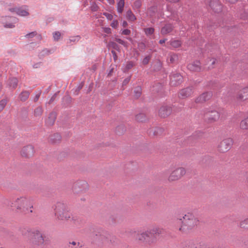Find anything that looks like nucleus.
<instances>
[{
    "label": "nucleus",
    "mask_w": 248,
    "mask_h": 248,
    "mask_svg": "<svg viewBox=\"0 0 248 248\" xmlns=\"http://www.w3.org/2000/svg\"><path fill=\"white\" fill-rule=\"evenodd\" d=\"M41 93V92H39L36 94V95H35V97L34 98V100H33L35 102H37L38 100V99H39V97L40 96Z\"/></svg>",
    "instance_id": "obj_50"
},
{
    "label": "nucleus",
    "mask_w": 248,
    "mask_h": 248,
    "mask_svg": "<svg viewBox=\"0 0 248 248\" xmlns=\"http://www.w3.org/2000/svg\"><path fill=\"white\" fill-rule=\"evenodd\" d=\"M9 18L10 20L12 21V23H7L4 22V19H2V22L4 24V26L5 28H13L15 27L14 23H16L17 22V19L14 17H5L4 18Z\"/></svg>",
    "instance_id": "obj_20"
},
{
    "label": "nucleus",
    "mask_w": 248,
    "mask_h": 248,
    "mask_svg": "<svg viewBox=\"0 0 248 248\" xmlns=\"http://www.w3.org/2000/svg\"><path fill=\"white\" fill-rule=\"evenodd\" d=\"M80 36L79 35H77L75 36H72L69 38L67 43L68 44H72V43H76L79 41L80 39Z\"/></svg>",
    "instance_id": "obj_27"
},
{
    "label": "nucleus",
    "mask_w": 248,
    "mask_h": 248,
    "mask_svg": "<svg viewBox=\"0 0 248 248\" xmlns=\"http://www.w3.org/2000/svg\"><path fill=\"white\" fill-rule=\"evenodd\" d=\"M11 206L23 212L32 213V200L31 197L22 196L13 200Z\"/></svg>",
    "instance_id": "obj_1"
},
{
    "label": "nucleus",
    "mask_w": 248,
    "mask_h": 248,
    "mask_svg": "<svg viewBox=\"0 0 248 248\" xmlns=\"http://www.w3.org/2000/svg\"><path fill=\"white\" fill-rule=\"evenodd\" d=\"M209 6L213 11L217 13L220 12L222 9V6L218 0H211Z\"/></svg>",
    "instance_id": "obj_14"
},
{
    "label": "nucleus",
    "mask_w": 248,
    "mask_h": 248,
    "mask_svg": "<svg viewBox=\"0 0 248 248\" xmlns=\"http://www.w3.org/2000/svg\"><path fill=\"white\" fill-rule=\"evenodd\" d=\"M141 6V2L140 0H136L134 3V6L137 8H139Z\"/></svg>",
    "instance_id": "obj_46"
},
{
    "label": "nucleus",
    "mask_w": 248,
    "mask_h": 248,
    "mask_svg": "<svg viewBox=\"0 0 248 248\" xmlns=\"http://www.w3.org/2000/svg\"><path fill=\"white\" fill-rule=\"evenodd\" d=\"M163 130L161 128H156L154 132V134L158 135L160 133L162 132Z\"/></svg>",
    "instance_id": "obj_47"
},
{
    "label": "nucleus",
    "mask_w": 248,
    "mask_h": 248,
    "mask_svg": "<svg viewBox=\"0 0 248 248\" xmlns=\"http://www.w3.org/2000/svg\"><path fill=\"white\" fill-rule=\"evenodd\" d=\"M157 64H158V66H159V67H160V66H161V64H160V62H157Z\"/></svg>",
    "instance_id": "obj_61"
},
{
    "label": "nucleus",
    "mask_w": 248,
    "mask_h": 248,
    "mask_svg": "<svg viewBox=\"0 0 248 248\" xmlns=\"http://www.w3.org/2000/svg\"><path fill=\"white\" fill-rule=\"evenodd\" d=\"M213 67V66H209L208 68H212Z\"/></svg>",
    "instance_id": "obj_63"
},
{
    "label": "nucleus",
    "mask_w": 248,
    "mask_h": 248,
    "mask_svg": "<svg viewBox=\"0 0 248 248\" xmlns=\"http://www.w3.org/2000/svg\"><path fill=\"white\" fill-rule=\"evenodd\" d=\"M6 104L7 100L6 99H2L0 101V112L3 110Z\"/></svg>",
    "instance_id": "obj_35"
},
{
    "label": "nucleus",
    "mask_w": 248,
    "mask_h": 248,
    "mask_svg": "<svg viewBox=\"0 0 248 248\" xmlns=\"http://www.w3.org/2000/svg\"><path fill=\"white\" fill-rule=\"evenodd\" d=\"M30 93L28 91H23L19 95V98L21 101H25L29 97Z\"/></svg>",
    "instance_id": "obj_26"
},
{
    "label": "nucleus",
    "mask_w": 248,
    "mask_h": 248,
    "mask_svg": "<svg viewBox=\"0 0 248 248\" xmlns=\"http://www.w3.org/2000/svg\"><path fill=\"white\" fill-rule=\"evenodd\" d=\"M54 137H55V138H54V139L51 138V140L53 142H56L57 141H59V140H61V136L59 134H55L54 135Z\"/></svg>",
    "instance_id": "obj_38"
},
{
    "label": "nucleus",
    "mask_w": 248,
    "mask_h": 248,
    "mask_svg": "<svg viewBox=\"0 0 248 248\" xmlns=\"http://www.w3.org/2000/svg\"><path fill=\"white\" fill-rule=\"evenodd\" d=\"M118 25V22L117 20H114L110 24L112 28L116 29Z\"/></svg>",
    "instance_id": "obj_42"
},
{
    "label": "nucleus",
    "mask_w": 248,
    "mask_h": 248,
    "mask_svg": "<svg viewBox=\"0 0 248 248\" xmlns=\"http://www.w3.org/2000/svg\"><path fill=\"white\" fill-rule=\"evenodd\" d=\"M173 48H178L181 46L182 43L178 40H171L167 43Z\"/></svg>",
    "instance_id": "obj_22"
},
{
    "label": "nucleus",
    "mask_w": 248,
    "mask_h": 248,
    "mask_svg": "<svg viewBox=\"0 0 248 248\" xmlns=\"http://www.w3.org/2000/svg\"><path fill=\"white\" fill-rule=\"evenodd\" d=\"M235 88L238 90L235 97L237 102H243L248 99V86L241 87L236 85Z\"/></svg>",
    "instance_id": "obj_5"
},
{
    "label": "nucleus",
    "mask_w": 248,
    "mask_h": 248,
    "mask_svg": "<svg viewBox=\"0 0 248 248\" xmlns=\"http://www.w3.org/2000/svg\"><path fill=\"white\" fill-rule=\"evenodd\" d=\"M211 96L212 94L210 93H203L195 99V102L197 103H202L209 99Z\"/></svg>",
    "instance_id": "obj_15"
},
{
    "label": "nucleus",
    "mask_w": 248,
    "mask_h": 248,
    "mask_svg": "<svg viewBox=\"0 0 248 248\" xmlns=\"http://www.w3.org/2000/svg\"><path fill=\"white\" fill-rule=\"evenodd\" d=\"M240 126L242 129H248V117L241 122Z\"/></svg>",
    "instance_id": "obj_28"
},
{
    "label": "nucleus",
    "mask_w": 248,
    "mask_h": 248,
    "mask_svg": "<svg viewBox=\"0 0 248 248\" xmlns=\"http://www.w3.org/2000/svg\"><path fill=\"white\" fill-rule=\"evenodd\" d=\"M88 188V183L84 181L75 182L72 187L73 192L75 194H79L85 192Z\"/></svg>",
    "instance_id": "obj_7"
},
{
    "label": "nucleus",
    "mask_w": 248,
    "mask_h": 248,
    "mask_svg": "<svg viewBox=\"0 0 248 248\" xmlns=\"http://www.w3.org/2000/svg\"><path fill=\"white\" fill-rule=\"evenodd\" d=\"M102 29L103 31L107 34H110L111 33V30L109 27H103Z\"/></svg>",
    "instance_id": "obj_44"
},
{
    "label": "nucleus",
    "mask_w": 248,
    "mask_h": 248,
    "mask_svg": "<svg viewBox=\"0 0 248 248\" xmlns=\"http://www.w3.org/2000/svg\"><path fill=\"white\" fill-rule=\"evenodd\" d=\"M103 15L107 17V18L109 20H111L113 18V16L110 14L108 13H104Z\"/></svg>",
    "instance_id": "obj_43"
},
{
    "label": "nucleus",
    "mask_w": 248,
    "mask_h": 248,
    "mask_svg": "<svg viewBox=\"0 0 248 248\" xmlns=\"http://www.w3.org/2000/svg\"><path fill=\"white\" fill-rule=\"evenodd\" d=\"M172 30V26L170 24H167L164 26L161 31V32L162 34H166L170 33Z\"/></svg>",
    "instance_id": "obj_21"
},
{
    "label": "nucleus",
    "mask_w": 248,
    "mask_h": 248,
    "mask_svg": "<svg viewBox=\"0 0 248 248\" xmlns=\"http://www.w3.org/2000/svg\"><path fill=\"white\" fill-rule=\"evenodd\" d=\"M127 23L126 21H124L122 23V26L124 27H126L127 26Z\"/></svg>",
    "instance_id": "obj_55"
},
{
    "label": "nucleus",
    "mask_w": 248,
    "mask_h": 248,
    "mask_svg": "<svg viewBox=\"0 0 248 248\" xmlns=\"http://www.w3.org/2000/svg\"><path fill=\"white\" fill-rule=\"evenodd\" d=\"M54 214L57 220L65 221L71 218L74 222L76 220V217H72L67 205L62 202H59L55 205Z\"/></svg>",
    "instance_id": "obj_2"
},
{
    "label": "nucleus",
    "mask_w": 248,
    "mask_h": 248,
    "mask_svg": "<svg viewBox=\"0 0 248 248\" xmlns=\"http://www.w3.org/2000/svg\"><path fill=\"white\" fill-rule=\"evenodd\" d=\"M170 61L171 63H173L178 59V56L175 54H171L169 56Z\"/></svg>",
    "instance_id": "obj_34"
},
{
    "label": "nucleus",
    "mask_w": 248,
    "mask_h": 248,
    "mask_svg": "<svg viewBox=\"0 0 248 248\" xmlns=\"http://www.w3.org/2000/svg\"><path fill=\"white\" fill-rule=\"evenodd\" d=\"M110 44L114 47H115V46H116V44L114 42H111Z\"/></svg>",
    "instance_id": "obj_60"
},
{
    "label": "nucleus",
    "mask_w": 248,
    "mask_h": 248,
    "mask_svg": "<svg viewBox=\"0 0 248 248\" xmlns=\"http://www.w3.org/2000/svg\"><path fill=\"white\" fill-rule=\"evenodd\" d=\"M112 53L114 54V55H115V57H116V53L114 51H112Z\"/></svg>",
    "instance_id": "obj_62"
},
{
    "label": "nucleus",
    "mask_w": 248,
    "mask_h": 248,
    "mask_svg": "<svg viewBox=\"0 0 248 248\" xmlns=\"http://www.w3.org/2000/svg\"><path fill=\"white\" fill-rule=\"evenodd\" d=\"M110 4H113L115 2L114 0H107Z\"/></svg>",
    "instance_id": "obj_56"
},
{
    "label": "nucleus",
    "mask_w": 248,
    "mask_h": 248,
    "mask_svg": "<svg viewBox=\"0 0 248 248\" xmlns=\"http://www.w3.org/2000/svg\"><path fill=\"white\" fill-rule=\"evenodd\" d=\"M44 51H48L47 50H45Z\"/></svg>",
    "instance_id": "obj_64"
},
{
    "label": "nucleus",
    "mask_w": 248,
    "mask_h": 248,
    "mask_svg": "<svg viewBox=\"0 0 248 248\" xmlns=\"http://www.w3.org/2000/svg\"><path fill=\"white\" fill-rule=\"evenodd\" d=\"M193 92V89L191 87L183 89L180 91L179 97L181 98H187L189 97Z\"/></svg>",
    "instance_id": "obj_13"
},
{
    "label": "nucleus",
    "mask_w": 248,
    "mask_h": 248,
    "mask_svg": "<svg viewBox=\"0 0 248 248\" xmlns=\"http://www.w3.org/2000/svg\"><path fill=\"white\" fill-rule=\"evenodd\" d=\"M186 173V170L183 167H178L174 169L170 173L169 180L174 181L180 179Z\"/></svg>",
    "instance_id": "obj_6"
},
{
    "label": "nucleus",
    "mask_w": 248,
    "mask_h": 248,
    "mask_svg": "<svg viewBox=\"0 0 248 248\" xmlns=\"http://www.w3.org/2000/svg\"><path fill=\"white\" fill-rule=\"evenodd\" d=\"M130 80V77H128L127 78H126L123 82V85H126L129 82Z\"/></svg>",
    "instance_id": "obj_49"
},
{
    "label": "nucleus",
    "mask_w": 248,
    "mask_h": 248,
    "mask_svg": "<svg viewBox=\"0 0 248 248\" xmlns=\"http://www.w3.org/2000/svg\"><path fill=\"white\" fill-rule=\"evenodd\" d=\"M91 9L93 11H96L98 9V6L94 2H93L91 4Z\"/></svg>",
    "instance_id": "obj_40"
},
{
    "label": "nucleus",
    "mask_w": 248,
    "mask_h": 248,
    "mask_svg": "<svg viewBox=\"0 0 248 248\" xmlns=\"http://www.w3.org/2000/svg\"><path fill=\"white\" fill-rule=\"evenodd\" d=\"M172 108L168 106H163L160 108L159 110V114L162 117H166L171 113Z\"/></svg>",
    "instance_id": "obj_12"
},
{
    "label": "nucleus",
    "mask_w": 248,
    "mask_h": 248,
    "mask_svg": "<svg viewBox=\"0 0 248 248\" xmlns=\"http://www.w3.org/2000/svg\"><path fill=\"white\" fill-rule=\"evenodd\" d=\"M17 85V79L15 78H13L10 79L9 85L13 88H15Z\"/></svg>",
    "instance_id": "obj_30"
},
{
    "label": "nucleus",
    "mask_w": 248,
    "mask_h": 248,
    "mask_svg": "<svg viewBox=\"0 0 248 248\" xmlns=\"http://www.w3.org/2000/svg\"><path fill=\"white\" fill-rule=\"evenodd\" d=\"M182 76L178 73H172L170 76V83L172 86H177L182 83Z\"/></svg>",
    "instance_id": "obj_10"
},
{
    "label": "nucleus",
    "mask_w": 248,
    "mask_h": 248,
    "mask_svg": "<svg viewBox=\"0 0 248 248\" xmlns=\"http://www.w3.org/2000/svg\"><path fill=\"white\" fill-rule=\"evenodd\" d=\"M134 66V63L132 62H128L124 67L123 68V70L124 72H126L128 71L129 69L132 68Z\"/></svg>",
    "instance_id": "obj_31"
},
{
    "label": "nucleus",
    "mask_w": 248,
    "mask_h": 248,
    "mask_svg": "<svg viewBox=\"0 0 248 248\" xmlns=\"http://www.w3.org/2000/svg\"><path fill=\"white\" fill-rule=\"evenodd\" d=\"M56 118V114L55 112H51L49 114V116L46 120V123L47 125H53Z\"/></svg>",
    "instance_id": "obj_19"
},
{
    "label": "nucleus",
    "mask_w": 248,
    "mask_h": 248,
    "mask_svg": "<svg viewBox=\"0 0 248 248\" xmlns=\"http://www.w3.org/2000/svg\"><path fill=\"white\" fill-rule=\"evenodd\" d=\"M34 152L33 147L32 145H29L22 149L21 155L22 157L29 158L33 155Z\"/></svg>",
    "instance_id": "obj_9"
},
{
    "label": "nucleus",
    "mask_w": 248,
    "mask_h": 248,
    "mask_svg": "<svg viewBox=\"0 0 248 248\" xmlns=\"http://www.w3.org/2000/svg\"><path fill=\"white\" fill-rule=\"evenodd\" d=\"M166 40H167L166 39H162V40H160L159 42V43L160 44H162L165 43V42H166Z\"/></svg>",
    "instance_id": "obj_57"
},
{
    "label": "nucleus",
    "mask_w": 248,
    "mask_h": 248,
    "mask_svg": "<svg viewBox=\"0 0 248 248\" xmlns=\"http://www.w3.org/2000/svg\"><path fill=\"white\" fill-rule=\"evenodd\" d=\"M183 225L179 231L185 233L189 232L198 224L199 220L192 214L188 213L183 217Z\"/></svg>",
    "instance_id": "obj_3"
},
{
    "label": "nucleus",
    "mask_w": 248,
    "mask_h": 248,
    "mask_svg": "<svg viewBox=\"0 0 248 248\" xmlns=\"http://www.w3.org/2000/svg\"><path fill=\"white\" fill-rule=\"evenodd\" d=\"M216 61V60L215 59H212L210 60L209 62H210L212 65H213L215 63Z\"/></svg>",
    "instance_id": "obj_53"
},
{
    "label": "nucleus",
    "mask_w": 248,
    "mask_h": 248,
    "mask_svg": "<svg viewBox=\"0 0 248 248\" xmlns=\"http://www.w3.org/2000/svg\"><path fill=\"white\" fill-rule=\"evenodd\" d=\"M124 0H120L117 4V10L119 13L121 14L124 10Z\"/></svg>",
    "instance_id": "obj_23"
},
{
    "label": "nucleus",
    "mask_w": 248,
    "mask_h": 248,
    "mask_svg": "<svg viewBox=\"0 0 248 248\" xmlns=\"http://www.w3.org/2000/svg\"><path fill=\"white\" fill-rule=\"evenodd\" d=\"M130 33V31L128 29H125L122 31V34L124 35H129Z\"/></svg>",
    "instance_id": "obj_51"
},
{
    "label": "nucleus",
    "mask_w": 248,
    "mask_h": 248,
    "mask_svg": "<svg viewBox=\"0 0 248 248\" xmlns=\"http://www.w3.org/2000/svg\"><path fill=\"white\" fill-rule=\"evenodd\" d=\"M36 35V32L35 31H33V32H30V33H29L28 34H27L25 35V37L27 38H31L33 37Z\"/></svg>",
    "instance_id": "obj_41"
},
{
    "label": "nucleus",
    "mask_w": 248,
    "mask_h": 248,
    "mask_svg": "<svg viewBox=\"0 0 248 248\" xmlns=\"http://www.w3.org/2000/svg\"><path fill=\"white\" fill-rule=\"evenodd\" d=\"M137 239L140 242L148 245L154 244L156 241L155 237L151 235V232L149 230L138 233Z\"/></svg>",
    "instance_id": "obj_4"
},
{
    "label": "nucleus",
    "mask_w": 248,
    "mask_h": 248,
    "mask_svg": "<svg viewBox=\"0 0 248 248\" xmlns=\"http://www.w3.org/2000/svg\"><path fill=\"white\" fill-rule=\"evenodd\" d=\"M113 68H111V69L109 70V72H108V76H111V75H112V73L113 72Z\"/></svg>",
    "instance_id": "obj_58"
},
{
    "label": "nucleus",
    "mask_w": 248,
    "mask_h": 248,
    "mask_svg": "<svg viewBox=\"0 0 248 248\" xmlns=\"http://www.w3.org/2000/svg\"><path fill=\"white\" fill-rule=\"evenodd\" d=\"M9 11L13 13H16L20 16H27L29 15V13L22 8H14L9 9Z\"/></svg>",
    "instance_id": "obj_17"
},
{
    "label": "nucleus",
    "mask_w": 248,
    "mask_h": 248,
    "mask_svg": "<svg viewBox=\"0 0 248 248\" xmlns=\"http://www.w3.org/2000/svg\"><path fill=\"white\" fill-rule=\"evenodd\" d=\"M116 41L119 44H122L124 46L127 47L128 46V43L124 40L120 39V38H116Z\"/></svg>",
    "instance_id": "obj_36"
},
{
    "label": "nucleus",
    "mask_w": 248,
    "mask_h": 248,
    "mask_svg": "<svg viewBox=\"0 0 248 248\" xmlns=\"http://www.w3.org/2000/svg\"><path fill=\"white\" fill-rule=\"evenodd\" d=\"M56 96V93L54 94L48 102V104H51L55 99Z\"/></svg>",
    "instance_id": "obj_52"
},
{
    "label": "nucleus",
    "mask_w": 248,
    "mask_h": 248,
    "mask_svg": "<svg viewBox=\"0 0 248 248\" xmlns=\"http://www.w3.org/2000/svg\"><path fill=\"white\" fill-rule=\"evenodd\" d=\"M144 117V115L142 114H140L136 116V119L139 121H143V120L141 119L142 117Z\"/></svg>",
    "instance_id": "obj_48"
},
{
    "label": "nucleus",
    "mask_w": 248,
    "mask_h": 248,
    "mask_svg": "<svg viewBox=\"0 0 248 248\" xmlns=\"http://www.w3.org/2000/svg\"><path fill=\"white\" fill-rule=\"evenodd\" d=\"M239 226L244 229H248V217L240 222Z\"/></svg>",
    "instance_id": "obj_29"
},
{
    "label": "nucleus",
    "mask_w": 248,
    "mask_h": 248,
    "mask_svg": "<svg viewBox=\"0 0 248 248\" xmlns=\"http://www.w3.org/2000/svg\"><path fill=\"white\" fill-rule=\"evenodd\" d=\"M61 36V33L59 31H55L53 33V38L54 40L58 41Z\"/></svg>",
    "instance_id": "obj_33"
},
{
    "label": "nucleus",
    "mask_w": 248,
    "mask_h": 248,
    "mask_svg": "<svg viewBox=\"0 0 248 248\" xmlns=\"http://www.w3.org/2000/svg\"><path fill=\"white\" fill-rule=\"evenodd\" d=\"M200 244H196L192 242H190L189 243L188 248H199Z\"/></svg>",
    "instance_id": "obj_39"
},
{
    "label": "nucleus",
    "mask_w": 248,
    "mask_h": 248,
    "mask_svg": "<svg viewBox=\"0 0 248 248\" xmlns=\"http://www.w3.org/2000/svg\"><path fill=\"white\" fill-rule=\"evenodd\" d=\"M43 112V109L42 107H37L34 110L33 115L35 117H40Z\"/></svg>",
    "instance_id": "obj_25"
},
{
    "label": "nucleus",
    "mask_w": 248,
    "mask_h": 248,
    "mask_svg": "<svg viewBox=\"0 0 248 248\" xmlns=\"http://www.w3.org/2000/svg\"><path fill=\"white\" fill-rule=\"evenodd\" d=\"M126 18L130 21H134L136 19L135 16L133 14L131 10H129L126 12Z\"/></svg>",
    "instance_id": "obj_24"
},
{
    "label": "nucleus",
    "mask_w": 248,
    "mask_h": 248,
    "mask_svg": "<svg viewBox=\"0 0 248 248\" xmlns=\"http://www.w3.org/2000/svg\"><path fill=\"white\" fill-rule=\"evenodd\" d=\"M150 60V57L149 56H146L144 58L142 61V63L143 64H147Z\"/></svg>",
    "instance_id": "obj_45"
},
{
    "label": "nucleus",
    "mask_w": 248,
    "mask_h": 248,
    "mask_svg": "<svg viewBox=\"0 0 248 248\" xmlns=\"http://www.w3.org/2000/svg\"><path fill=\"white\" fill-rule=\"evenodd\" d=\"M233 140L231 138H226L223 140L217 145V149L221 153H225L232 147Z\"/></svg>",
    "instance_id": "obj_8"
},
{
    "label": "nucleus",
    "mask_w": 248,
    "mask_h": 248,
    "mask_svg": "<svg viewBox=\"0 0 248 248\" xmlns=\"http://www.w3.org/2000/svg\"><path fill=\"white\" fill-rule=\"evenodd\" d=\"M187 67L190 71L198 72L201 70V64L199 61H196L189 63Z\"/></svg>",
    "instance_id": "obj_16"
},
{
    "label": "nucleus",
    "mask_w": 248,
    "mask_h": 248,
    "mask_svg": "<svg viewBox=\"0 0 248 248\" xmlns=\"http://www.w3.org/2000/svg\"><path fill=\"white\" fill-rule=\"evenodd\" d=\"M163 229L159 227H154L150 230H149L151 232V235L155 236L156 238V236L159 235L163 232Z\"/></svg>",
    "instance_id": "obj_18"
},
{
    "label": "nucleus",
    "mask_w": 248,
    "mask_h": 248,
    "mask_svg": "<svg viewBox=\"0 0 248 248\" xmlns=\"http://www.w3.org/2000/svg\"><path fill=\"white\" fill-rule=\"evenodd\" d=\"M168 1H169L170 2H176L179 1V0H166Z\"/></svg>",
    "instance_id": "obj_59"
},
{
    "label": "nucleus",
    "mask_w": 248,
    "mask_h": 248,
    "mask_svg": "<svg viewBox=\"0 0 248 248\" xmlns=\"http://www.w3.org/2000/svg\"><path fill=\"white\" fill-rule=\"evenodd\" d=\"M141 94V89L140 87H137L134 90V97L136 98H138L140 97Z\"/></svg>",
    "instance_id": "obj_32"
},
{
    "label": "nucleus",
    "mask_w": 248,
    "mask_h": 248,
    "mask_svg": "<svg viewBox=\"0 0 248 248\" xmlns=\"http://www.w3.org/2000/svg\"><path fill=\"white\" fill-rule=\"evenodd\" d=\"M245 177L246 179V181L248 183V171L245 173Z\"/></svg>",
    "instance_id": "obj_54"
},
{
    "label": "nucleus",
    "mask_w": 248,
    "mask_h": 248,
    "mask_svg": "<svg viewBox=\"0 0 248 248\" xmlns=\"http://www.w3.org/2000/svg\"><path fill=\"white\" fill-rule=\"evenodd\" d=\"M145 32L147 35H150L154 33V29L152 28H148L145 29Z\"/></svg>",
    "instance_id": "obj_37"
},
{
    "label": "nucleus",
    "mask_w": 248,
    "mask_h": 248,
    "mask_svg": "<svg viewBox=\"0 0 248 248\" xmlns=\"http://www.w3.org/2000/svg\"><path fill=\"white\" fill-rule=\"evenodd\" d=\"M206 118L208 121L213 123L217 121L219 117V113L216 110H209L206 113Z\"/></svg>",
    "instance_id": "obj_11"
}]
</instances>
